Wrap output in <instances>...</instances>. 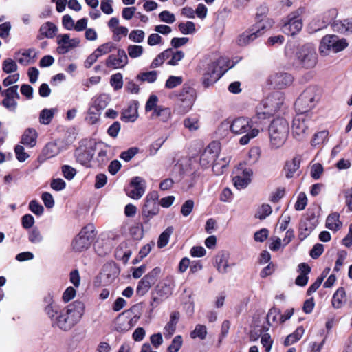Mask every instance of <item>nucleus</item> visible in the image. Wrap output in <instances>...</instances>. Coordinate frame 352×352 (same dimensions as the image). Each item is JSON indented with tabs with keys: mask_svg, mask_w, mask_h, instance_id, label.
<instances>
[{
	"mask_svg": "<svg viewBox=\"0 0 352 352\" xmlns=\"http://www.w3.org/2000/svg\"><path fill=\"white\" fill-rule=\"evenodd\" d=\"M94 155L92 147H79L76 150L75 156L77 162L82 165L88 166Z\"/></svg>",
	"mask_w": 352,
	"mask_h": 352,
	"instance_id": "nucleus-19",
	"label": "nucleus"
},
{
	"mask_svg": "<svg viewBox=\"0 0 352 352\" xmlns=\"http://www.w3.org/2000/svg\"><path fill=\"white\" fill-rule=\"evenodd\" d=\"M284 97L281 92L270 94L256 107V116L258 119H265L278 111L283 105Z\"/></svg>",
	"mask_w": 352,
	"mask_h": 352,
	"instance_id": "nucleus-4",
	"label": "nucleus"
},
{
	"mask_svg": "<svg viewBox=\"0 0 352 352\" xmlns=\"http://www.w3.org/2000/svg\"><path fill=\"white\" fill-rule=\"evenodd\" d=\"M36 56V52L34 49H28L23 52H19L15 54L14 58L21 65H27L33 62Z\"/></svg>",
	"mask_w": 352,
	"mask_h": 352,
	"instance_id": "nucleus-21",
	"label": "nucleus"
},
{
	"mask_svg": "<svg viewBox=\"0 0 352 352\" xmlns=\"http://www.w3.org/2000/svg\"><path fill=\"white\" fill-rule=\"evenodd\" d=\"M128 28L124 26H119L118 28L113 30V38L116 41H120L121 36H126L128 34Z\"/></svg>",
	"mask_w": 352,
	"mask_h": 352,
	"instance_id": "nucleus-62",
	"label": "nucleus"
},
{
	"mask_svg": "<svg viewBox=\"0 0 352 352\" xmlns=\"http://www.w3.org/2000/svg\"><path fill=\"white\" fill-rule=\"evenodd\" d=\"M128 56L123 49H118L116 54H111L106 59V66L113 69L124 68L128 64Z\"/></svg>",
	"mask_w": 352,
	"mask_h": 352,
	"instance_id": "nucleus-15",
	"label": "nucleus"
},
{
	"mask_svg": "<svg viewBox=\"0 0 352 352\" xmlns=\"http://www.w3.org/2000/svg\"><path fill=\"white\" fill-rule=\"evenodd\" d=\"M40 34L46 38H52L55 36L58 28L52 22H46L40 28Z\"/></svg>",
	"mask_w": 352,
	"mask_h": 352,
	"instance_id": "nucleus-28",
	"label": "nucleus"
},
{
	"mask_svg": "<svg viewBox=\"0 0 352 352\" xmlns=\"http://www.w3.org/2000/svg\"><path fill=\"white\" fill-rule=\"evenodd\" d=\"M179 319V313L175 311L170 314V321L164 327V334L165 337L170 338L176 330V325Z\"/></svg>",
	"mask_w": 352,
	"mask_h": 352,
	"instance_id": "nucleus-24",
	"label": "nucleus"
},
{
	"mask_svg": "<svg viewBox=\"0 0 352 352\" xmlns=\"http://www.w3.org/2000/svg\"><path fill=\"white\" fill-rule=\"evenodd\" d=\"M59 153V148L54 142H49L43 150V154L38 157V160L43 162L46 159L52 158Z\"/></svg>",
	"mask_w": 352,
	"mask_h": 352,
	"instance_id": "nucleus-23",
	"label": "nucleus"
},
{
	"mask_svg": "<svg viewBox=\"0 0 352 352\" xmlns=\"http://www.w3.org/2000/svg\"><path fill=\"white\" fill-rule=\"evenodd\" d=\"M111 85L115 90L120 89L123 86V76L121 73L113 74L110 78Z\"/></svg>",
	"mask_w": 352,
	"mask_h": 352,
	"instance_id": "nucleus-47",
	"label": "nucleus"
},
{
	"mask_svg": "<svg viewBox=\"0 0 352 352\" xmlns=\"http://www.w3.org/2000/svg\"><path fill=\"white\" fill-rule=\"evenodd\" d=\"M333 29L342 34H352V18L334 22Z\"/></svg>",
	"mask_w": 352,
	"mask_h": 352,
	"instance_id": "nucleus-25",
	"label": "nucleus"
},
{
	"mask_svg": "<svg viewBox=\"0 0 352 352\" xmlns=\"http://www.w3.org/2000/svg\"><path fill=\"white\" fill-rule=\"evenodd\" d=\"M168 50L170 51V59L168 61L167 64L172 66L177 65L179 62L184 58V53L181 50L175 51L172 48H168Z\"/></svg>",
	"mask_w": 352,
	"mask_h": 352,
	"instance_id": "nucleus-41",
	"label": "nucleus"
},
{
	"mask_svg": "<svg viewBox=\"0 0 352 352\" xmlns=\"http://www.w3.org/2000/svg\"><path fill=\"white\" fill-rule=\"evenodd\" d=\"M114 49H116L115 44L113 42H107L98 46V48L95 50V52L100 57L102 55L109 54Z\"/></svg>",
	"mask_w": 352,
	"mask_h": 352,
	"instance_id": "nucleus-44",
	"label": "nucleus"
},
{
	"mask_svg": "<svg viewBox=\"0 0 352 352\" xmlns=\"http://www.w3.org/2000/svg\"><path fill=\"white\" fill-rule=\"evenodd\" d=\"M139 317L133 315L131 310H126L120 314L114 321V330L119 333H125L134 327Z\"/></svg>",
	"mask_w": 352,
	"mask_h": 352,
	"instance_id": "nucleus-11",
	"label": "nucleus"
},
{
	"mask_svg": "<svg viewBox=\"0 0 352 352\" xmlns=\"http://www.w3.org/2000/svg\"><path fill=\"white\" fill-rule=\"evenodd\" d=\"M183 82L182 76H170L168 77L165 83V87L167 89H173Z\"/></svg>",
	"mask_w": 352,
	"mask_h": 352,
	"instance_id": "nucleus-52",
	"label": "nucleus"
},
{
	"mask_svg": "<svg viewBox=\"0 0 352 352\" xmlns=\"http://www.w3.org/2000/svg\"><path fill=\"white\" fill-rule=\"evenodd\" d=\"M127 52L131 58H137L143 54L144 48L142 45H130L127 47Z\"/></svg>",
	"mask_w": 352,
	"mask_h": 352,
	"instance_id": "nucleus-43",
	"label": "nucleus"
},
{
	"mask_svg": "<svg viewBox=\"0 0 352 352\" xmlns=\"http://www.w3.org/2000/svg\"><path fill=\"white\" fill-rule=\"evenodd\" d=\"M226 62L223 58H219L208 65L202 78V83L205 87L213 85L224 74L227 70L223 68Z\"/></svg>",
	"mask_w": 352,
	"mask_h": 352,
	"instance_id": "nucleus-7",
	"label": "nucleus"
},
{
	"mask_svg": "<svg viewBox=\"0 0 352 352\" xmlns=\"http://www.w3.org/2000/svg\"><path fill=\"white\" fill-rule=\"evenodd\" d=\"M138 152V148L131 147L128 150L122 152L120 154V158L125 162H129Z\"/></svg>",
	"mask_w": 352,
	"mask_h": 352,
	"instance_id": "nucleus-57",
	"label": "nucleus"
},
{
	"mask_svg": "<svg viewBox=\"0 0 352 352\" xmlns=\"http://www.w3.org/2000/svg\"><path fill=\"white\" fill-rule=\"evenodd\" d=\"M183 340L181 336H175L172 340L171 344L168 347V352H178L182 346Z\"/></svg>",
	"mask_w": 352,
	"mask_h": 352,
	"instance_id": "nucleus-56",
	"label": "nucleus"
},
{
	"mask_svg": "<svg viewBox=\"0 0 352 352\" xmlns=\"http://www.w3.org/2000/svg\"><path fill=\"white\" fill-rule=\"evenodd\" d=\"M298 63L304 68H314L318 62V56L314 46L307 43L300 47L296 53Z\"/></svg>",
	"mask_w": 352,
	"mask_h": 352,
	"instance_id": "nucleus-8",
	"label": "nucleus"
},
{
	"mask_svg": "<svg viewBox=\"0 0 352 352\" xmlns=\"http://www.w3.org/2000/svg\"><path fill=\"white\" fill-rule=\"evenodd\" d=\"M304 333V328L302 326L298 327L293 333L287 336L284 342L285 345L289 346L297 342L301 338Z\"/></svg>",
	"mask_w": 352,
	"mask_h": 352,
	"instance_id": "nucleus-37",
	"label": "nucleus"
},
{
	"mask_svg": "<svg viewBox=\"0 0 352 352\" xmlns=\"http://www.w3.org/2000/svg\"><path fill=\"white\" fill-rule=\"evenodd\" d=\"M300 160L298 157H294L290 164H287L288 171L286 177L290 178L292 177L293 173H295L300 167Z\"/></svg>",
	"mask_w": 352,
	"mask_h": 352,
	"instance_id": "nucleus-60",
	"label": "nucleus"
},
{
	"mask_svg": "<svg viewBox=\"0 0 352 352\" xmlns=\"http://www.w3.org/2000/svg\"><path fill=\"white\" fill-rule=\"evenodd\" d=\"M310 118L309 113L297 112L292 124L293 134L300 138L307 131Z\"/></svg>",
	"mask_w": 352,
	"mask_h": 352,
	"instance_id": "nucleus-13",
	"label": "nucleus"
},
{
	"mask_svg": "<svg viewBox=\"0 0 352 352\" xmlns=\"http://www.w3.org/2000/svg\"><path fill=\"white\" fill-rule=\"evenodd\" d=\"M222 128H229L231 132L235 135H243L239 143L241 145L248 144L250 140L256 137L259 130L252 125L251 120L248 118L239 117L230 122L225 120L221 124Z\"/></svg>",
	"mask_w": 352,
	"mask_h": 352,
	"instance_id": "nucleus-2",
	"label": "nucleus"
},
{
	"mask_svg": "<svg viewBox=\"0 0 352 352\" xmlns=\"http://www.w3.org/2000/svg\"><path fill=\"white\" fill-rule=\"evenodd\" d=\"M230 161V159L229 157L219 158L218 156L212 164L213 172L217 175L222 174L223 169L228 166Z\"/></svg>",
	"mask_w": 352,
	"mask_h": 352,
	"instance_id": "nucleus-30",
	"label": "nucleus"
},
{
	"mask_svg": "<svg viewBox=\"0 0 352 352\" xmlns=\"http://www.w3.org/2000/svg\"><path fill=\"white\" fill-rule=\"evenodd\" d=\"M69 35L68 34H60L57 36V52L60 54H64L70 50L69 47Z\"/></svg>",
	"mask_w": 352,
	"mask_h": 352,
	"instance_id": "nucleus-26",
	"label": "nucleus"
},
{
	"mask_svg": "<svg viewBox=\"0 0 352 352\" xmlns=\"http://www.w3.org/2000/svg\"><path fill=\"white\" fill-rule=\"evenodd\" d=\"M144 32L143 30H132L129 35V38L130 40L133 41L135 43H141L143 41L144 38Z\"/></svg>",
	"mask_w": 352,
	"mask_h": 352,
	"instance_id": "nucleus-61",
	"label": "nucleus"
},
{
	"mask_svg": "<svg viewBox=\"0 0 352 352\" xmlns=\"http://www.w3.org/2000/svg\"><path fill=\"white\" fill-rule=\"evenodd\" d=\"M228 255L226 253H222L216 257V263L219 272L226 273L229 267Z\"/></svg>",
	"mask_w": 352,
	"mask_h": 352,
	"instance_id": "nucleus-36",
	"label": "nucleus"
},
{
	"mask_svg": "<svg viewBox=\"0 0 352 352\" xmlns=\"http://www.w3.org/2000/svg\"><path fill=\"white\" fill-rule=\"evenodd\" d=\"M273 23V21L269 19L261 20L251 28L239 35L237 38L238 45L244 46L250 43L256 38L261 36L264 33L265 29L271 28Z\"/></svg>",
	"mask_w": 352,
	"mask_h": 352,
	"instance_id": "nucleus-6",
	"label": "nucleus"
},
{
	"mask_svg": "<svg viewBox=\"0 0 352 352\" xmlns=\"http://www.w3.org/2000/svg\"><path fill=\"white\" fill-rule=\"evenodd\" d=\"M180 32L183 34H190L195 32V23L192 21H187L186 23H180L178 25Z\"/></svg>",
	"mask_w": 352,
	"mask_h": 352,
	"instance_id": "nucleus-51",
	"label": "nucleus"
},
{
	"mask_svg": "<svg viewBox=\"0 0 352 352\" xmlns=\"http://www.w3.org/2000/svg\"><path fill=\"white\" fill-rule=\"evenodd\" d=\"M253 170L245 164H240L236 170V175L233 177L234 186L237 189L246 188L251 182Z\"/></svg>",
	"mask_w": 352,
	"mask_h": 352,
	"instance_id": "nucleus-12",
	"label": "nucleus"
},
{
	"mask_svg": "<svg viewBox=\"0 0 352 352\" xmlns=\"http://www.w3.org/2000/svg\"><path fill=\"white\" fill-rule=\"evenodd\" d=\"M158 75V72L155 70L140 72L136 76V79L141 82H147L153 83L156 81Z\"/></svg>",
	"mask_w": 352,
	"mask_h": 352,
	"instance_id": "nucleus-34",
	"label": "nucleus"
},
{
	"mask_svg": "<svg viewBox=\"0 0 352 352\" xmlns=\"http://www.w3.org/2000/svg\"><path fill=\"white\" fill-rule=\"evenodd\" d=\"M346 301V292L343 287L338 288L333 295L332 306L335 309L341 308Z\"/></svg>",
	"mask_w": 352,
	"mask_h": 352,
	"instance_id": "nucleus-27",
	"label": "nucleus"
},
{
	"mask_svg": "<svg viewBox=\"0 0 352 352\" xmlns=\"http://www.w3.org/2000/svg\"><path fill=\"white\" fill-rule=\"evenodd\" d=\"M272 212V208L269 204H263L259 207L255 214V217L261 220L265 219L271 214Z\"/></svg>",
	"mask_w": 352,
	"mask_h": 352,
	"instance_id": "nucleus-45",
	"label": "nucleus"
},
{
	"mask_svg": "<svg viewBox=\"0 0 352 352\" xmlns=\"http://www.w3.org/2000/svg\"><path fill=\"white\" fill-rule=\"evenodd\" d=\"M2 95L5 98H12L18 100L20 98V96L18 93V85L12 86L2 92Z\"/></svg>",
	"mask_w": 352,
	"mask_h": 352,
	"instance_id": "nucleus-54",
	"label": "nucleus"
},
{
	"mask_svg": "<svg viewBox=\"0 0 352 352\" xmlns=\"http://www.w3.org/2000/svg\"><path fill=\"white\" fill-rule=\"evenodd\" d=\"M159 212V206L157 202H151L145 201L142 208V214L146 218H151L156 215Z\"/></svg>",
	"mask_w": 352,
	"mask_h": 352,
	"instance_id": "nucleus-29",
	"label": "nucleus"
},
{
	"mask_svg": "<svg viewBox=\"0 0 352 352\" xmlns=\"http://www.w3.org/2000/svg\"><path fill=\"white\" fill-rule=\"evenodd\" d=\"M17 68L16 63L11 58H6L3 62L2 69L6 74L14 72L17 70Z\"/></svg>",
	"mask_w": 352,
	"mask_h": 352,
	"instance_id": "nucleus-48",
	"label": "nucleus"
},
{
	"mask_svg": "<svg viewBox=\"0 0 352 352\" xmlns=\"http://www.w3.org/2000/svg\"><path fill=\"white\" fill-rule=\"evenodd\" d=\"M159 18L161 21L166 23H173L175 21L174 14L168 10H164L159 14Z\"/></svg>",
	"mask_w": 352,
	"mask_h": 352,
	"instance_id": "nucleus-63",
	"label": "nucleus"
},
{
	"mask_svg": "<svg viewBox=\"0 0 352 352\" xmlns=\"http://www.w3.org/2000/svg\"><path fill=\"white\" fill-rule=\"evenodd\" d=\"M96 236L95 226L93 224H88L82 228L80 232L75 238V242H85L94 241Z\"/></svg>",
	"mask_w": 352,
	"mask_h": 352,
	"instance_id": "nucleus-20",
	"label": "nucleus"
},
{
	"mask_svg": "<svg viewBox=\"0 0 352 352\" xmlns=\"http://www.w3.org/2000/svg\"><path fill=\"white\" fill-rule=\"evenodd\" d=\"M55 113V109H43L39 115V122L42 124L47 125L49 124L52 119L53 118Z\"/></svg>",
	"mask_w": 352,
	"mask_h": 352,
	"instance_id": "nucleus-39",
	"label": "nucleus"
},
{
	"mask_svg": "<svg viewBox=\"0 0 352 352\" xmlns=\"http://www.w3.org/2000/svg\"><path fill=\"white\" fill-rule=\"evenodd\" d=\"M193 91L189 87H184L179 96L180 103L179 105V112L184 114L190 111L193 105L194 98Z\"/></svg>",
	"mask_w": 352,
	"mask_h": 352,
	"instance_id": "nucleus-16",
	"label": "nucleus"
},
{
	"mask_svg": "<svg viewBox=\"0 0 352 352\" xmlns=\"http://www.w3.org/2000/svg\"><path fill=\"white\" fill-rule=\"evenodd\" d=\"M170 52L169 50H166L164 52L159 54L152 61L151 63L150 67L152 69L157 68L160 67L164 62L170 58Z\"/></svg>",
	"mask_w": 352,
	"mask_h": 352,
	"instance_id": "nucleus-38",
	"label": "nucleus"
},
{
	"mask_svg": "<svg viewBox=\"0 0 352 352\" xmlns=\"http://www.w3.org/2000/svg\"><path fill=\"white\" fill-rule=\"evenodd\" d=\"M184 126L190 132H194L199 129V117L195 115H191L183 121Z\"/></svg>",
	"mask_w": 352,
	"mask_h": 352,
	"instance_id": "nucleus-31",
	"label": "nucleus"
},
{
	"mask_svg": "<svg viewBox=\"0 0 352 352\" xmlns=\"http://www.w3.org/2000/svg\"><path fill=\"white\" fill-rule=\"evenodd\" d=\"M2 105L11 112H15L17 108L18 103L16 99L4 98L2 100Z\"/></svg>",
	"mask_w": 352,
	"mask_h": 352,
	"instance_id": "nucleus-58",
	"label": "nucleus"
},
{
	"mask_svg": "<svg viewBox=\"0 0 352 352\" xmlns=\"http://www.w3.org/2000/svg\"><path fill=\"white\" fill-rule=\"evenodd\" d=\"M14 152L16 159L21 162H25L29 157V155L25 152V149L21 145L16 146Z\"/></svg>",
	"mask_w": 352,
	"mask_h": 352,
	"instance_id": "nucleus-64",
	"label": "nucleus"
},
{
	"mask_svg": "<svg viewBox=\"0 0 352 352\" xmlns=\"http://www.w3.org/2000/svg\"><path fill=\"white\" fill-rule=\"evenodd\" d=\"M303 12L304 9L300 8L287 16L282 27L283 32L285 34L293 36L301 30L302 22L300 16Z\"/></svg>",
	"mask_w": 352,
	"mask_h": 352,
	"instance_id": "nucleus-10",
	"label": "nucleus"
},
{
	"mask_svg": "<svg viewBox=\"0 0 352 352\" xmlns=\"http://www.w3.org/2000/svg\"><path fill=\"white\" fill-rule=\"evenodd\" d=\"M293 78L287 73L279 72L270 76L269 78L270 83L276 89H283L292 84Z\"/></svg>",
	"mask_w": 352,
	"mask_h": 352,
	"instance_id": "nucleus-18",
	"label": "nucleus"
},
{
	"mask_svg": "<svg viewBox=\"0 0 352 352\" xmlns=\"http://www.w3.org/2000/svg\"><path fill=\"white\" fill-rule=\"evenodd\" d=\"M85 305L76 300L61 309L52 298L45 308V312L50 318L53 327L67 331L80 322L85 313Z\"/></svg>",
	"mask_w": 352,
	"mask_h": 352,
	"instance_id": "nucleus-1",
	"label": "nucleus"
},
{
	"mask_svg": "<svg viewBox=\"0 0 352 352\" xmlns=\"http://www.w3.org/2000/svg\"><path fill=\"white\" fill-rule=\"evenodd\" d=\"M318 101V89L316 86L307 87L295 103L297 112L309 113Z\"/></svg>",
	"mask_w": 352,
	"mask_h": 352,
	"instance_id": "nucleus-5",
	"label": "nucleus"
},
{
	"mask_svg": "<svg viewBox=\"0 0 352 352\" xmlns=\"http://www.w3.org/2000/svg\"><path fill=\"white\" fill-rule=\"evenodd\" d=\"M327 137L328 132L327 131H322L316 133L311 141V146H316L322 144L327 139Z\"/></svg>",
	"mask_w": 352,
	"mask_h": 352,
	"instance_id": "nucleus-46",
	"label": "nucleus"
},
{
	"mask_svg": "<svg viewBox=\"0 0 352 352\" xmlns=\"http://www.w3.org/2000/svg\"><path fill=\"white\" fill-rule=\"evenodd\" d=\"M107 153L108 147L107 146H103L98 150L96 160L99 164H103L109 160Z\"/></svg>",
	"mask_w": 352,
	"mask_h": 352,
	"instance_id": "nucleus-59",
	"label": "nucleus"
},
{
	"mask_svg": "<svg viewBox=\"0 0 352 352\" xmlns=\"http://www.w3.org/2000/svg\"><path fill=\"white\" fill-rule=\"evenodd\" d=\"M340 215L338 213L329 214L326 220V226L327 228L336 231L342 226V222L339 219Z\"/></svg>",
	"mask_w": 352,
	"mask_h": 352,
	"instance_id": "nucleus-33",
	"label": "nucleus"
},
{
	"mask_svg": "<svg viewBox=\"0 0 352 352\" xmlns=\"http://www.w3.org/2000/svg\"><path fill=\"white\" fill-rule=\"evenodd\" d=\"M174 288V280L173 277H168L164 283H162L160 292L163 296H170L173 293Z\"/></svg>",
	"mask_w": 352,
	"mask_h": 352,
	"instance_id": "nucleus-40",
	"label": "nucleus"
},
{
	"mask_svg": "<svg viewBox=\"0 0 352 352\" xmlns=\"http://www.w3.org/2000/svg\"><path fill=\"white\" fill-rule=\"evenodd\" d=\"M153 117L159 118L161 121L166 122L171 118L170 109L159 106L155 109V111L153 113Z\"/></svg>",
	"mask_w": 352,
	"mask_h": 352,
	"instance_id": "nucleus-32",
	"label": "nucleus"
},
{
	"mask_svg": "<svg viewBox=\"0 0 352 352\" xmlns=\"http://www.w3.org/2000/svg\"><path fill=\"white\" fill-rule=\"evenodd\" d=\"M207 334L206 327L204 325L197 324L195 330L191 333V338H195L197 337L204 340Z\"/></svg>",
	"mask_w": 352,
	"mask_h": 352,
	"instance_id": "nucleus-55",
	"label": "nucleus"
},
{
	"mask_svg": "<svg viewBox=\"0 0 352 352\" xmlns=\"http://www.w3.org/2000/svg\"><path fill=\"white\" fill-rule=\"evenodd\" d=\"M270 144L274 148L281 147L286 142L289 133L288 122L283 118H277L272 120L268 129Z\"/></svg>",
	"mask_w": 352,
	"mask_h": 352,
	"instance_id": "nucleus-3",
	"label": "nucleus"
},
{
	"mask_svg": "<svg viewBox=\"0 0 352 352\" xmlns=\"http://www.w3.org/2000/svg\"><path fill=\"white\" fill-rule=\"evenodd\" d=\"M29 210L36 216H41L44 212L43 206L36 200H32L28 205Z\"/></svg>",
	"mask_w": 352,
	"mask_h": 352,
	"instance_id": "nucleus-49",
	"label": "nucleus"
},
{
	"mask_svg": "<svg viewBox=\"0 0 352 352\" xmlns=\"http://www.w3.org/2000/svg\"><path fill=\"white\" fill-rule=\"evenodd\" d=\"M347 46L348 43L346 39H339L336 35H326L320 41L319 50L322 55L327 56L330 52H339Z\"/></svg>",
	"mask_w": 352,
	"mask_h": 352,
	"instance_id": "nucleus-9",
	"label": "nucleus"
},
{
	"mask_svg": "<svg viewBox=\"0 0 352 352\" xmlns=\"http://www.w3.org/2000/svg\"><path fill=\"white\" fill-rule=\"evenodd\" d=\"M153 284L144 276L138 283L136 292L140 296L146 294Z\"/></svg>",
	"mask_w": 352,
	"mask_h": 352,
	"instance_id": "nucleus-42",
	"label": "nucleus"
},
{
	"mask_svg": "<svg viewBox=\"0 0 352 352\" xmlns=\"http://www.w3.org/2000/svg\"><path fill=\"white\" fill-rule=\"evenodd\" d=\"M131 188L132 189L128 191V196L134 199H139L145 192V181L140 177H133L131 182Z\"/></svg>",
	"mask_w": 352,
	"mask_h": 352,
	"instance_id": "nucleus-17",
	"label": "nucleus"
},
{
	"mask_svg": "<svg viewBox=\"0 0 352 352\" xmlns=\"http://www.w3.org/2000/svg\"><path fill=\"white\" fill-rule=\"evenodd\" d=\"M38 133L33 128L27 129L21 138V143L32 148L36 146L37 142Z\"/></svg>",
	"mask_w": 352,
	"mask_h": 352,
	"instance_id": "nucleus-22",
	"label": "nucleus"
},
{
	"mask_svg": "<svg viewBox=\"0 0 352 352\" xmlns=\"http://www.w3.org/2000/svg\"><path fill=\"white\" fill-rule=\"evenodd\" d=\"M307 204V197L305 192H300L297 201L295 204L294 208L296 210L300 211L305 208Z\"/></svg>",
	"mask_w": 352,
	"mask_h": 352,
	"instance_id": "nucleus-53",
	"label": "nucleus"
},
{
	"mask_svg": "<svg viewBox=\"0 0 352 352\" xmlns=\"http://www.w3.org/2000/svg\"><path fill=\"white\" fill-rule=\"evenodd\" d=\"M220 151L219 144L213 142L210 143L202 152L200 157V164L203 167L207 168L212 164L218 157Z\"/></svg>",
	"mask_w": 352,
	"mask_h": 352,
	"instance_id": "nucleus-14",
	"label": "nucleus"
},
{
	"mask_svg": "<svg viewBox=\"0 0 352 352\" xmlns=\"http://www.w3.org/2000/svg\"><path fill=\"white\" fill-rule=\"evenodd\" d=\"M280 311L276 308L270 309L267 314L266 320L269 325H273L278 322V318H280Z\"/></svg>",
	"mask_w": 352,
	"mask_h": 352,
	"instance_id": "nucleus-50",
	"label": "nucleus"
},
{
	"mask_svg": "<svg viewBox=\"0 0 352 352\" xmlns=\"http://www.w3.org/2000/svg\"><path fill=\"white\" fill-rule=\"evenodd\" d=\"M138 118V109L135 107L129 106L122 113L121 119L124 122H134Z\"/></svg>",
	"mask_w": 352,
	"mask_h": 352,
	"instance_id": "nucleus-35",
	"label": "nucleus"
}]
</instances>
